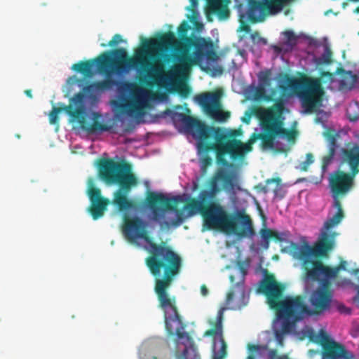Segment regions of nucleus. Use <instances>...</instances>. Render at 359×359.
<instances>
[{
	"label": "nucleus",
	"instance_id": "obj_33",
	"mask_svg": "<svg viewBox=\"0 0 359 359\" xmlns=\"http://www.w3.org/2000/svg\"><path fill=\"white\" fill-rule=\"evenodd\" d=\"M201 292L203 296H206L208 294V289L205 286H202Z\"/></svg>",
	"mask_w": 359,
	"mask_h": 359
},
{
	"label": "nucleus",
	"instance_id": "obj_7",
	"mask_svg": "<svg viewBox=\"0 0 359 359\" xmlns=\"http://www.w3.org/2000/svg\"><path fill=\"white\" fill-rule=\"evenodd\" d=\"M319 241L320 236L313 248L304 240L298 244L291 243L289 246L285 248L299 262L301 266L309 263L313 264L312 269L307 271L304 280V292L310 294L309 301L311 305L320 313H323L328 311L332 302L334 290L329 287L331 280L337 278L341 271H345L351 276L354 275L358 277L359 268L353 261L343 260L334 267L327 266L321 262L314 261L313 259L316 255H325L334 245V243H333L330 248L325 246L326 250L323 254H320L316 250ZM334 242H335V238H334Z\"/></svg>",
	"mask_w": 359,
	"mask_h": 359
},
{
	"label": "nucleus",
	"instance_id": "obj_13",
	"mask_svg": "<svg viewBox=\"0 0 359 359\" xmlns=\"http://www.w3.org/2000/svg\"><path fill=\"white\" fill-rule=\"evenodd\" d=\"M127 56V51L124 48H119L104 53L94 60L74 64L71 67V69L83 74V77H79L86 78L88 83L90 79L100 74L101 69L106 62L113 61L118 63L126 60Z\"/></svg>",
	"mask_w": 359,
	"mask_h": 359
},
{
	"label": "nucleus",
	"instance_id": "obj_9",
	"mask_svg": "<svg viewBox=\"0 0 359 359\" xmlns=\"http://www.w3.org/2000/svg\"><path fill=\"white\" fill-rule=\"evenodd\" d=\"M140 44L135 50V55L128 62L122 66L111 65L104 68L107 77L115 74L118 77H123L130 71L135 70L138 74H145L148 76H155L159 71V65L154 64V59L157 57L161 50H165L170 45H176V41L170 34H163L154 38H140Z\"/></svg>",
	"mask_w": 359,
	"mask_h": 359
},
{
	"label": "nucleus",
	"instance_id": "obj_37",
	"mask_svg": "<svg viewBox=\"0 0 359 359\" xmlns=\"http://www.w3.org/2000/svg\"><path fill=\"white\" fill-rule=\"evenodd\" d=\"M244 37H245V35L241 36V39L243 40Z\"/></svg>",
	"mask_w": 359,
	"mask_h": 359
},
{
	"label": "nucleus",
	"instance_id": "obj_17",
	"mask_svg": "<svg viewBox=\"0 0 359 359\" xmlns=\"http://www.w3.org/2000/svg\"><path fill=\"white\" fill-rule=\"evenodd\" d=\"M87 193L90 201L89 212L93 219H97L104 215L109 200L101 196L100 190L96 187L93 180L88 181Z\"/></svg>",
	"mask_w": 359,
	"mask_h": 359
},
{
	"label": "nucleus",
	"instance_id": "obj_10",
	"mask_svg": "<svg viewBox=\"0 0 359 359\" xmlns=\"http://www.w3.org/2000/svg\"><path fill=\"white\" fill-rule=\"evenodd\" d=\"M292 1L293 0H234L241 23L238 32H245L246 34H249L252 43L259 47L266 45V39L259 37L257 33L251 34L250 26L245 25V22H262L267 15H276L280 13L285 5L290 4Z\"/></svg>",
	"mask_w": 359,
	"mask_h": 359
},
{
	"label": "nucleus",
	"instance_id": "obj_24",
	"mask_svg": "<svg viewBox=\"0 0 359 359\" xmlns=\"http://www.w3.org/2000/svg\"><path fill=\"white\" fill-rule=\"evenodd\" d=\"M335 286L337 289L342 291L356 290L358 285H355L351 279L347 278H338L335 282Z\"/></svg>",
	"mask_w": 359,
	"mask_h": 359
},
{
	"label": "nucleus",
	"instance_id": "obj_30",
	"mask_svg": "<svg viewBox=\"0 0 359 359\" xmlns=\"http://www.w3.org/2000/svg\"><path fill=\"white\" fill-rule=\"evenodd\" d=\"M87 147L88 148H89L90 149V153L91 154H94V153L97 152V151L94 150V149L96 147L95 143L91 144L88 145V146L81 145L79 144H72L70 145V148H72V149L83 148V147Z\"/></svg>",
	"mask_w": 359,
	"mask_h": 359
},
{
	"label": "nucleus",
	"instance_id": "obj_27",
	"mask_svg": "<svg viewBox=\"0 0 359 359\" xmlns=\"http://www.w3.org/2000/svg\"><path fill=\"white\" fill-rule=\"evenodd\" d=\"M314 162V157L313 154L309 153L306 155L304 159H302L296 168L301 170H306L308 167Z\"/></svg>",
	"mask_w": 359,
	"mask_h": 359
},
{
	"label": "nucleus",
	"instance_id": "obj_34",
	"mask_svg": "<svg viewBox=\"0 0 359 359\" xmlns=\"http://www.w3.org/2000/svg\"><path fill=\"white\" fill-rule=\"evenodd\" d=\"M144 185H145L147 188H149V180H144Z\"/></svg>",
	"mask_w": 359,
	"mask_h": 359
},
{
	"label": "nucleus",
	"instance_id": "obj_21",
	"mask_svg": "<svg viewBox=\"0 0 359 359\" xmlns=\"http://www.w3.org/2000/svg\"><path fill=\"white\" fill-rule=\"evenodd\" d=\"M248 359H288V358L285 355L277 357L275 351L268 350L266 346L258 345L249 348Z\"/></svg>",
	"mask_w": 359,
	"mask_h": 359
},
{
	"label": "nucleus",
	"instance_id": "obj_29",
	"mask_svg": "<svg viewBox=\"0 0 359 359\" xmlns=\"http://www.w3.org/2000/svg\"><path fill=\"white\" fill-rule=\"evenodd\" d=\"M121 43H126V41L122 39L121 35L116 34L113 36L112 39L109 42L108 46L114 47Z\"/></svg>",
	"mask_w": 359,
	"mask_h": 359
},
{
	"label": "nucleus",
	"instance_id": "obj_18",
	"mask_svg": "<svg viewBox=\"0 0 359 359\" xmlns=\"http://www.w3.org/2000/svg\"><path fill=\"white\" fill-rule=\"evenodd\" d=\"M323 51L318 55L317 53L306 52L299 60L300 65L307 72H313L319 65H328L331 62V51L327 46H323Z\"/></svg>",
	"mask_w": 359,
	"mask_h": 359
},
{
	"label": "nucleus",
	"instance_id": "obj_32",
	"mask_svg": "<svg viewBox=\"0 0 359 359\" xmlns=\"http://www.w3.org/2000/svg\"><path fill=\"white\" fill-rule=\"evenodd\" d=\"M249 50L255 56L259 57L260 55V50H255L253 48H250Z\"/></svg>",
	"mask_w": 359,
	"mask_h": 359
},
{
	"label": "nucleus",
	"instance_id": "obj_3",
	"mask_svg": "<svg viewBox=\"0 0 359 359\" xmlns=\"http://www.w3.org/2000/svg\"><path fill=\"white\" fill-rule=\"evenodd\" d=\"M262 120L266 123L264 128L262 124L255 128V132L260 133L257 137L254 135L247 143L238 139L240 133L236 130L226 128L208 126L190 116L170 110L161 112V118L169 117L176 129L184 134L190 142L196 146L198 153L203 149H211L217 152L218 161L225 167L219 170L212 182L211 190L202 191L197 201L187 205L182 215L188 218L201 212L205 203L212 200L217 192V184H221L231 194L230 200L238 215L243 212L237 204L236 193L243 191L238 184V176L236 168L225 162L224 156H229L232 160H242L252 151V145L257 138H262L264 149L286 151L294 144L293 130H287L283 120L286 118L288 110L282 102L274 104L271 109H261L259 111Z\"/></svg>",
	"mask_w": 359,
	"mask_h": 359
},
{
	"label": "nucleus",
	"instance_id": "obj_2",
	"mask_svg": "<svg viewBox=\"0 0 359 359\" xmlns=\"http://www.w3.org/2000/svg\"><path fill=\"white\" fill-rule=\"evenodd\" d=\"M86 78L74 75L67 79L65 88L71 93L79 88L83 93L75 94L68 107H53L49 121L55 124L57 115L67 114L79 135L93 142L100 135L107 133L118 142L144 122L142 111L151 102L165 103L168 96H156L150 90L130 82H116L104 79L87 85Z\"/></svg>",
	"mask_w": 359,
	"mask_h": 359
},
{
	"label": "nucleus",
	"instance_id": "obj_28",
	"mask_svg": "<svg viewBox=\"0 0 359 359\" xmlns=\"http://www.w3.org/2000/svg\"><path fill=\"white\" fill-rule=\"evenodd\" d=\"M334 305L336 306L337 310L341 314L344 315H351L352 313V309L348 306H346L344 304L339 302L334 299V297H332V302L330 304V306L329 309L331 308V306Z\"/></svg>",
	"mask_w": 359,
	"mask_h": 359
},
{
	"label": "nucleus",
	"instance_id": "obj_19",
	"mask_svg": "<svg viewBox=\"0 0 359 359\" xmlns=\"http://www.w3.org/2000/svg\"><path fill=\"white\" fill-rule=\"evenodd\" d=\"M358 82V76L352 72L342 71L332 78L328 88L332 90L346 91L353 88Z\"/></svg>",
	"mask_w": 359,
	"mask_h": 359
},
{
	"label": "nucleus",
	"instance_id": "obj_36",
	"mask_svg": "<svg viewBox=\"0 0 359 359\" xmlns=\"http://www.w3.org/2000/svg\"><path fill=\"white\" fill-rule=\"evenodd\" d=\"M16 137H17L18 139H20V135L17 134V135H16Z\"/></svg>",
	"mask_w": 359,
	"mask_h": 359
},
{
	"label": "nucleus",
	"instance_id": "obj_8",
	"mask_svg": "<svg viewBox=\"0 0 359 359\" xmlns=\"http://www.w3.org/2000/svg\"><path fill=\"white\" fill-rule=\"evenodd\" d=\"M279 87L283 90H300L297 97L300 103L301 112H317L316 120L324 129L323 135L326 138L328 149L330 142L335 148L350 146L346 143L349 138L348 133L344 130H337L329 121L330 113L320 109L325 108L327 104L320 79L306 75L298 78H285L279 81Z\"/></svg>",
	"mask_w": 359,
	"mask_h": 359
},
{
	"label": "nucleus",
	"instance_id": "obj_4",
	"mask_svg": "<svg viewBox=\"0 0 359 359\" xmlns=\"http://www.w3.org/2000/svg\"><path fill=\"white\" fill-rule=\"evenodd\" d=\"M355 140L350 146L335 148L329 143V155L323 158L321 178L328 181L332 203L320 231V241L316 250L323 254L325 246L330 248L337 233L336 227L344 215L339 199L344 198L354 187V177L359 172V129L353 132Z\"/></svg>",
	"mask_w": 359,
	"mask_h": 359
},
{
	"label": "nucleus",
	"instance_id": "obj_20",
	"mask_svg": "<svg viewBox=\"0 0 359 359\" xmlns=\"http://www.w3.org/2000/svg\"><path fill=\"white\" fill-rule=\"evenodd\" d=\"M250 266L248 262L238 261L231 266H227L230 281L233 286L238 285H245V276Z\"/></svg>",
	"mask_w": 359,
	"mask_h": 359
},
{
	"label": "nucleus",
	"instance_id": "obj_11",
	"mask_svg": "<svg viewBox=\"0 0 359 359\" xmlns=\"http://www.w3.org/2000/svg\"><path fill=\"white\" fill-rule=\"evenodd\" d=\"M204 226L208 229H220L227 233H234L240 237L252 239L255 235L248 216H243L236 223L224 206L211 203L203 212Z\"/></svg>",
	"mask_w": 359,
	"mask_h": 359
},
{
	"label": "nucleus",
	"instance_id": "obj_14",
	"mask_svg": "<svg viewBox=\"0 0 359 359\" xmlns=\"http://www.w3.org/2000/svg\"><path fill=\"white\" fill-rule=\"evenodd\" d=\"M257 80L245 88L242 93L244 96L253 101L270 100L276 95V90L272 87V78L268 71H261L257 74Z\"/></svg>",
	"mask_w": 359,
	"mask_h": 359
},
{
	"label": "nucleus",
	"instance_id": "obj_12",
	"mask_svg": "<svg viewBox=\"0 0 359 359\" xmlns=\"http://www.w3.org/2000/svg\"><path fill=\"white\" fill-rule=\"evenodd\" d=\"M250 290L245 285L233 286L227 294L225 306L218 311L215 330L210 329L205 335H213V359H223L226 354V345L222 337V320L224 312L227 309L238 310L246 306L249 302Z\"/></svg>",
	"mask_w": 359,
	"mask_h": 359
},
{
	"label": "nucleus",
	"instance_id": "obj_6",
	"mask_svg": "<svg viewBox=\"0 0 359 359\" xmlns=\"http://www.w3.org/2000/svg\"><path fill=\"white\" fill-rule=\"evenodd\" d=\"M267 302L271 309L279 306L277 317L273 323V331L278 344L283 346L284 337L287 334L299 338L308 337L313 342L319 343L325 349H334L331 353H323L322 359H354L353 355L338 344L321 327L316 334L306 323L315 315V311L309 307L302 296H287L279 302L281 290L275 283L266 286Z\"/></svg>",
	"mask_w": 359,
	"mask_h": 359
},
{
	"label": "nucleus",
	"instance_id": "obj_38",
	"mask_svg": "<svg viewBox=\"0 0 359 359\" xmlns=\"http://www.w3.org/2000/svg\"><path fill=\"white\" fill-rule=\"evenodd\" d=\"M355 12L359 13V7L355 10Z\"/></svg>",
	"mask_w": 359,
	"mask_h": 359
},
{
	"label": "nucleus",
	"instance_id": "obj_22",
	"mask_svg": "<svg viewBox=\"0 0 359 359\" xmlns=\"http://www.w3.org/2000/svg\"><path fill=\"white\" fill-rule=\"evenodd\" d=\"M247 60V51L245 50H240L231 61V66L229 68V73L233 78V87L237 82H239L241 75L240 67L243 63Z\"/></svg>",
	"mask_w": 359,
	"mask_h": 359
},
{
	"label": "nucleus",
	"instance_id": "obj_5",
	"mask_svg": "<svg viewBox=\"0 0 359 359\" xmlns=\"http://www.w3.org/2000/svg\"><path fill=\"white\" fill-rule=\"evenodd\" d=\"M176 46L169 45L165 50H161L154 64L159 65V71L155 76L158 85L172 91L177 88L189 75L192 65H197L212 77L222 75L223 72L221 60L217 54L211 39L198 37L194 41L184 38L178 40L172 32Z\"/></svg>",
	"mask_w": 359,
	"mask_h": 359
},
{
	"label": "nucleus",
	"instance_id": "obj_15",
	"mask_svg": "<svg viewBox=\"0 0 359 359\" xmlns=\"http://www.w3.org/2000/svg\"><path fill=\"white\" fill-rule=\"evenodd\" d=\"M299 40H302L310 47L318 48L320 46V41L306 34L300 33L299 35H295L293 31L287 30L281 32L280 46H271L273 59L280 57L284 60L285 53L292 51Z\"/></svg>",
	"mask_w": 359,
	"mask_h": 359
},
{
	"label": "nucleus",
	"instance_id": "obj_25",
	"mask_svg": "<svg viewBox=\"0 0 359 359\" xmlns=\"http://www.w3.org/2000/svg\"><path fill=\"white\" fill-rule=\"evenodd\" d=\"M346 116L350 121H355L359 118V104L356 102H351L346 108Z\"/></svg>",
	"mask_w": 359,
	"mask_h": 359
},
{
	"label": "nucleus",
	"instance_id": "obj_1",
	"mask_svg": "<svg viewBox=\"0 0 359 359\" xmlns=\"http://www.w3.org/2000/svg\"><path fill=\"white\" fill-rule=\"evenodd\" d=\"M122 184L114 193L112 204L123 219L121 225L124 238L130 243L142 248L153 254L148 259L147 266L156 278L155 290L161 309L164 311L168 341L159 336L144 338L136 348L137 359H170L168 348L176 359H200L194 341L184 330L177 312L175 302L165 292L171 276L177 273L180 258L168 248L156 246L149 238L156 224L162 229H172L184 222L171 201L185 202L190 199L198 184H187L182 194L167 193L161 190H147L145 198L140 206L134 205L127 198L123 189L130 186Z\"/></svg>",
	"mask_w": 359,
	"mask_h": 359
},
{
	"label": "nucleus",
	"instance_id": "obj_35",
	"mask_svg": "<svg viewBox=\"0 0 359 359\" xmlns=\"http://www.w3.org/2000/svg\"><path fill=\"white\" fill-rule=\"evenodd\" d=\"M25 93L28 97H32V93L30 90H26Z\"/></svg>",
	"mask_w": 359,
	"mask_h": 359
},
{
	"label": "nucleus",
	"instance_id": "obj_16",
	"mask_svg": "<svg viewBox=\"0 0 359 359\" xmlns=\"http://www.w3.org/2000/svg\"><path fill=\"white\" fill-rule=\"evenodd\" d=\"M198 103L203 108L205 112L218 122H224L229 117L227 112L220 109L219 95L216 93L201 95L196 97Z\"/></svg>",
	"mask_w": 359,
	"mask_h": 359
},
{
	"label": "nucleus",
	"instance_id": "obj_26",
	"mask_svg": "<svg viewBox=\"0 0 359 359\" xmlns=\"http://www.w3.org/2000/svg\"><path fill=\"white\" fill-rule=\"evenodd\" d=\"M270 231L267 229H262L259 231V240L258 245L264 249H268L269 245Z\"/></svg>",
	"mask_w": 359,
	"mask_h": 359
},
{
	"label": "nucleus",
	"instance_id": "obj_31",
	"mask_svg": "<svg viewBox=\"0 0 359 359\" xmlns=\"http://www.w3.org/2000/svg\"><path fill=\"white\" fill-rule=\"evenodd\" d=\"M287 237H288V234L285 232H283V233H280L278 236V238L280 241H285L286 243H288V239H287Z\"/></svg>",
	"mask_w": 359,
	"mask_h": 359
},
{
	"label": "nucleus",
	"instance_id": "obj_23",
	"mask_svg": "<svg viewBox=\"0 0 359 359\" xmlns=\"http://www.w3.org/2000/svg\"><path fill=\"white\" fill-rule=\"evenodd\" d=\"M262 190H263L264 194L272 191L274 194L275 198H281L283 197L282 191L285 190V188L280 184L279 180L271 179L266 181V185L262 187Z\"/></svg>",
	"mask_w": 359,
	"mask_h": 359
}]
</instances>
